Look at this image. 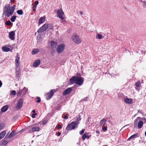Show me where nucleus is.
<instances>
[{
    "instance_id": "1",
    "label": "nucleus",
    "mask_w": 146,
    "mask_h": 146,
    "mask_svg": "<svg viewBox=\"0 0 146 146\" xmlns=\"http://www.w3.org/2000/svg\"><path fill=\"white\" fill-rule=\"evenodd\" d=\"M15 7V5L10 6L9 4H7L5 5L4 8V11L3 14V17L5 15L6 17H9L11 16L13 14Z\"/></svg>"
},
{
    "instance_id": "2",
    "label": "nucleus",
    "mask_w": 146,
    "mask_h": 146,
    "mask_svg": "<svg viewBox=\"0 0 146 146\" xmlns=\"http://www.w3.org/2000/svg\"><path fill=\"white\" fill-rule=\"evenodd\" d=\"M79 124V122H77L76 121L72 122L71 123L68 124L66 129V130L67 131V132H68L69 131L74 129Z\"/></svg>"
},
{
    "instance_id": "3",
    "label": "nucleus",
    "mask_w": 146,
    "mask_h": 146,
    "mask_svg": "<svg viewBox=\"0 0 146 146\" xmlns=\"http://www.w3.org/2000/svg\"><path fill=\"white\" fill-rule=\"evenodd\" d=\"M72 38L73 41L77 44H80L81 42V39L76 34L74 33L72 36Z\"/></svg>"
},
{
    "instance_id": "4",
    "label": "nucleus",
    "mask_w": 146,
    "mask_h": 146,
    "mask_svg": "<svg viewBox=\"0 0 146 146\" xmlns=\"http://www.w3.org/2000/svg\"><path fill=\"white\" fill-rule=\"evenodd\" d=\"M65 46L64 44L58 45L56 48V51L58 54L61 53L64 50Z\"/></svg>"
},
{
    "instance_id": "5",
    "label": "nucleus",
    "mask_w": 146,
    "mask_h": 146,
    "mask_svg": "<svg viewBox=\"0 0 146 146\" xmlns=\"http://www.w3.org/2000/svg\"><path fill=\"white\" fill-rule=\"evenodd\" d=\"M48 28V23H46L44 25L41 27L39 29L37 32L38 33H41L44 31H46V29Z\"/></svg>"
},
{
    "instance_id": "6",
    "label": "nucleus",
    "mask_w": 146,
    "mask_h": 146,
    "mask_svg": "<svg viewBox=\"0 0 146 146\" xmlns=\"http://www.w3.org/2000/svg\"><path fill=\"white\" fill-rule=\"evenodd\" d=\"M84 78L80 77H76V84L78 85H81L84 82Z\"/></svg>"
},
{
    "instance_id": "7",
    "label": "nucleus",
    "mask_w": 146,
    "mask_h": 146,
    "mask_svg": "<svg viewBox=\"0 0 146 146\" xmlns=\"http://www.w3.org/2000/svg\"><path fill=\"white\" fill-rule=\"evenodd\" d=\"M23 99L21 98L17 102V105L16 106V108L18 109H20L23 106Z\"/></svg>"
},
{
    "instance_id": "8",
    "label": "nucleus",
    "mask_w": 146,
    "mask_h": 146,
    "mask_svg": "<svg viewBox=\"0 0 146 146\" xmlns=\"http://www.w3.org/2000/svg\"><path fill=\"white\" fill-rule=\"evenodd\" d=\"M64 14L62 10L61 9L58 10L57 11V15L58 17L61 19H64V18L62 16Z\"/></svg>"
},
{
    "instance_id": "9",
    "label": "nucleus",
    "mask_w": 146,
    "mask_h": 146,
    "mask_svg": "<svg viewBox=\"0 0 146 146\" xmlns=\"http://www.w3.org/2000/svg\"><path fill=\"white\" fill-rule=\"evenodd\" d=\"M72 88H69L66 89L64 90L62 94L63 95H66L70 94L72 91Z\"/></svg>"
},
{
    "instance_id": "10",
    "label": "nucleus",
    "mask_w": 146,
    "mask_h": 146,
    "mask_svg": "<svg viewBox=\"0 0 146 146\" xmlns=\"http://www.w3.org/2000/svg\"><path fill=\"white\" fill-rule=\"evenodd\" d=\"M54 94V93L52 90L50 91V92L46 94V98L47 100L50 99Z\"/></svg>"
},
{
    "instance_id": "11",
    "label": "nucleus",
    "mask_w": 146,
    "mask_h": 146,
    "mask_svg": "<svg viewBox=\"0 0 146 146\" xmlns=\"http://www.w3.org/2000/svg\"><path fill=\"white\" fill-rule=\"evenodd\" d=\"M9 38L12 40L15 39V33L14 31H12L10 32L9 33Z\"/></svg>"
},
{
    "instance_id": "12",
    "label": "nucleus",
    "mask_w": 146,
    "mask_h": 146,
    "mask_svg": "<svg viewBox=\"0 0 146 146\" xmlns=\"http://www.w3.org/2000/svg\"><path fill=\"white\" fill-rule=\"evenodd\" d=\"M125 102L127 104H132L133 103V100L132 99L126 98L124 99Z\"/></svg>"
},
{
    "instance_id": "13",
    "label": "nucleus",
    "mask_w": 146,
    "mask_h": 146,
    "mask_svg": "<svg viewBox=\"0 0 146 146\" xmlns=\"http://www.w3.org/2000/svg\"><path fill=\"white\" fill-rule=\"evenodd\" d=\"M88 133H85L83 134L82 136V139L83 140H84L86 138L88 139L91 136V135H88Z\"/></svg>"
},
{
    "instance_id": "14",
    "label": "nucleus",
    "mask_w": 146,
    "mask_h": 146,
    "mask_svg": "<svg viewBox=\"0 0 146 146\" xmlns=\"http://www.w3.org/2000/svg\"><path fill=\"white\" fill-rule=\"evenodd\" d=\"M40 129L39 127L37 126L33 127L32 128L31 130H30V131H32L33 132L39 131Z\"/></svg>"
},
{
    "instance_id": "15",
    "label": "nucleus",
    "mask_w": 146,
    "mask_h": 146,
    "mask_svg": "<svg viewBox=\"0 0 146 146\" xmlns=\"http://www.w3.org/2000/svg\"><path fill=\"white\" fill-rule=\"evenodd\" d=\"M19 59L20 58L19 56H16L15 60V63L16 64V66L17 67V68L19 66Z\"/></svg>"
},
{
    "instance_id": "16",
    "label": "nucleus",
    "mask_w": 146,
    "mask_h": 146,
    "mask_svg": "<svg viewBox=\"0 0 146 146\" xmlns=\"http://www.w3.org/2000/svg\"><path fill=\"white\" fill-rule=\"evenodd\" d=\"M76 77L77 76H74L70 79V82L71 84H73L75 82H76Z\"/></svg>"
},
{
    "instance_id": "17",
    "label": "nucleus",
    "mask_w": 146,
    "mask_h": 146,
    "mask_svg": "<svg viewBox=\"0 0 146 146\" xmlns=\"http://www.w3.org/2000/svg\"><path fill=\"white\" fill-rule=\"evenodd\" d=\"M40 61L39 60H36L33 64V66L35 67L37 66L40 64Z\"/></svg>"
},
{
    "instance_id": "18",
    "label": "nucleus",
    "mask_w": 146,
    "mask_h": 146,
    "mask_svg": "<svg viewBox=\"0 0 146 146\" xmlns=\"http://www.w3.org/2000/svg\"><path fill=\"white\" fill-rule=\"evenodd\" d=\"M9 106L7 105L3 106L1 109V111L2 112H4L6 111L8 108Z\"/></svg>"
},
{
    "instance_id": "19",
    "label": "nucleus",
    "mask_w": 146,
    "mask_h": 146,
    "mask_svg": "<svg viewBox=\"0 0 146 146\" xmlns=\"http://www.w3.org/2000/svg\"><path fill=\"white\" fill-rule=\"evenodd\" d=\"M51 47L52 48H54L56 46L57 42L53 41H51L50 42Z\"/></svg>"
},
{
    "instance_id": "20",
    "label": "nucleus",
    "mask_w": 146,
    "mask_h": 146,
    "mask_svg": "<svg viewBox=\"0 0 146 146\" xmlns=\"http://www.w3.org/2000/svg\"><path fill=\"white\" fill-rule=\"evenodd\" d=\"M45 17H41L39 19V24L43 23L45 21Z\"/></svg>"
},
{
    "instance_id": "21",
    "label": "nucleus",
    "mask_w": 146,
    "mask_h": 146,
    "mask_svg": "<svg viewBox=\"0 0 146 146\" xmlns=\"http://www.w3.org/2000/svg\"><path fill=\"white\" fill-rule=\"evenodd\" d=\"M143 125V122L142 121H139L137 124V127L138 129H140L141 128Z\"/></svg>"
},
{
    "instance_id": "22",
    "label": "nucleus",
    "mask_w": 146,
    "mask_h": 146,
    "mask_svg": "<svg viewBox=\"0 0 146 146\" xmlns=\"http://www.w3.org/2000/svg\"><path fill=\"white\" fill-rule=\"evenodd\" d=\"M16 134V133L15 130L12 131L10 133L9 135L8 136V137L9 138H11L15 135Z\"/></svg>"
},
{
    "instance_id": "23",
    "label": "nucleus",
    "mask_w": 146,
    "mask_h": 146,
    "mask_svg": "<svg viewBox=\"0 0 146 146\" xmlns=\"http://www.w3.org/2000/svg\"><path fill=\"white\" fill-rule=\"evenodd\" d=\"M106 122V120L104 119H102L100 122V125L101 126L104 125Z\"/></svg>"
},
{
    "instance_id": "24",
    "label": "nucleus",
    "mask_w": 146,
    "mask_h": 146,
    "mask_svg": "<svg viewBox=\"0 0 146 146\" xmlns=\"http://www.w3.org/2000/svg\"><path fill=\"white\" fill-rule=\"evenodd\" d=\"M2 50L4 52H7L10 50V48L5 46H3L2 48Z\"/></svg>"
},
{
    "instance_id": "25",
    "label": "nucleus",
    "mask_w": 146,
    "mask_h": 146,
    "mask_svg": "<svg viewBox=\"0 0 146 146\" xmlns=\"http://www.w3.org/2000/svg\"><path fill=\"white\" fill-rule=\"evenodd\" d=\"M5 138L3 139L2 141L1 144V145L2 146H5L8 143L7 141L4 140Z\"/></svg>"
},
{
    "instance_id": "26",
    "label": "nucleus",
    "mask_w": 146,
    "mask_h": 146,
    "mask_svg": "<svg viewBox=\"0 0 146 146\" xmlns=\"http://www.w3.org/2000/svg\"><path fill=\"white\" fill-rule=\"evenodd\" d=\"M138 136V133H135L132 135L128 139V140H129L131 139H132L133 138H134L135 137H137Z\"/></svg>"
},
{
    "instance_id": "27",
    "label": "nucleus",
    "mask_w": 146,
    "mask_h": 146,
    "mask_svg": "<svg viewBox=\"0 0 146 146\" xmlns=\"http://www.w3.org/2000/svg\"><path fill=\"white\" fill-rule=\"evenodd\" d=\"M39 49L38 48H35L32 51V53L33 54H35L38 52Z\"/></svg>"
},
{
    "instance_id": "28",
    "label": "nucleus",
    "mask_w": 146,
    "mask_h": 146,
    "mask_svg": "<svg viewBox=\"0 0 146 146\" xmlns=\"http://www.w3.org/2000/svg\"><path fill=\"white\" fill-rule=\"evenodd\" d=\"M6 134V132L5 131H3L0 133V139L4 137Z\"/></svg>"
},
{
    "instance_id": "29",
    "label": "nucleus",
    "mask_w": 146,
    "mask_h": 146,
    "mask_svg": "<svg viewBox=\"0 0 146 146\" xmlns=\"http://www.w3.org/2000/svg\"><path fill=\"white\" fill-rule=\"evenodd\" d=\"M139 118H140L139 117H137L135 120L134 123V127H136L138 124V120Z\"/></svg>"
},
{
    "instance_id": "30",
    "label": "nucleus",
    "mask_w": 146,
    "mask_h": 146,
    "mask_svg": "<svg viewBox=\"0 0 146 146\" xmlns=\"http://www.w3.org/2000/svg\"><path fill=\"white\" fill-rule=\"evenodd\" d=\"M27 89L25 87L23 90H21V92L23 94V95H25L27 91Z\"/></svg>"
},
{
    "instance_id": "31",
    "label": "nucleus",
    "mask_w": 146,
    "mask_h": 146,
    "mask_svg": "<svg viewBox=\"0 0 146 146\" xmlns=\"http://www.w3.org/2000/svg\"><path fill=\"white\" fill-rule=\"evenodd\" d=\"M16 16L14 15L12 16L11 19V20L12 22H14L15 21V20L16 18Z\"/></svg>"
},
{
    "instance_id": "32",
    "label": "nucleus",
    "mask_w": 146,
    "mask_h": 146,
    "mask_svg": "<svg viewBox=\"0 0 146 146\" xmlns=\"http://www.w3.org/2000/svg\"><path fill=\"white\" fill-rule=\"evenodd\" d=\"M17 12L19 15H22L23 13V11L21 9L17 11Z\"/></svg>"
},
{
    "instance_id": "33",
    "label": "nucleus",
    "mask_w": 146,
    "mask_h": 146,
    "mask_svg": "<svg viewBox=\"0 0 146 146\" xmlns=\"http://www.w3.org/2000/svg\"><path fill=\"white\" fill-rule=\"evenodd\" d=\"M76 120H77V121H76V122H79V121H80L81 120V118L80 117V115H77L76 117Z\"/></svg>"
},
{
    "instance_id": "34",
    "label": "nucleus",
    "mask_w": 146,
    "mask_h": 146,
    "mask_svg": "<svg viewBox=\"0 0 146 146\" xmlns=\"http://www.w3.org/2000/svg\"><path fill=\"white\" fill-rule=\"evenodd\" d=\"M5 24L6 25H10L11 24H12L9 20H8L7 21H6L5 22Z\"/></svg>"
},
{
    "instance_id": "35",
    "label": "nucleus",
    "mask_w": 146,
    "mask_h": 146,
    "mask_svg": "<svg viewBox=\"0 0 146 146\" xmlns=\"http://www.w3.org/2000/svg\"><path fill=\"white\" fill-rule=\"evenodd\" d=\"M140 82L139 81H137V82H136L135 83V86L137 87H139V86H140Z\"/></svg>"
},
{
    "instance_id": "36",
    "label": "nucleus",
    "mask_w": 146,
    "mask_h": 146,
    "mask_svg": "<svg viewBox=\"0 0 146 146\" xmlns=\"http://www.w3.org/2000/svg\"><path fill=\"white\" fill-rule=\"evenodd\" d=\"M48 28L49 29H52V28L53 27V25L51 24H48Z\"/></svg>"
},
{
    "instance_id": "37",
    "label": "nucleus",
    "mask_w": 146,
    "mask_h": 146,
    "mask_svg": "<svg viewBox=\"0 0 146 146\" xmlns=\"http://www.w3.org/2000/svg\"><path fill=\"white\" fill-rule=\"evenodd\" d=\"M47 121H48V120L46 119L43 120L42 121V124L43 125H45V124H46V123Z\"/></svg>"
},
{
    "instance_id": "38",
    "label": "nucleus",
    "mask_w": 146,
    "mask_h": 146,
    "mask_svg": "<svg viewBox=\"0 0 146 146\" xmlns=\"http://www.w3.org/2000/svg\"><path fill=\"white\" fill-rule=\"evenodd\" d=\"M21 94H23L21 91L17 92V96H20Z\"/></svg>"
},
{
    "instance_id": "39",
    "label": "nucleus",
    "mask_w": 146,
    "mask_h": 146,
    "mask_svg": "<svg viewBox=\"0 0 146 146\" xmlns=\"http://www.w3.org/2000/svg\"><path fill=\"white\" fill-rule=\"evenodd\" d=\"M98 38L99 39H101L102 38V35L100 34H98L97 35Z\"/></svg>"
},
{
    "instance_id": "40",
    "label": "nucleus",
    "mask_w": 146,
    "mask_h": 146,
    "mask_svg": "<svg viewBox=\"0 0 146 146\" xmlns=\"http://www.w3.org/2000/svg\"><path fill=\"white\" fill-rule=\"evenodd\" d=\"M4 127V125L3 124H0V130L2 129Z\"/></svg>"
},
{
    "instance_id": "41",
    "label": "nucleus",
    "mask_w": 146,
    "mask_h": 146,
    "mask_svg": "<svg viewBox=\"0 0 146 146\" xmlns=\"http://www.w3.org/2000/svg\"><path fill=\"white\" fill-rule=\"evenodd\" d=\"M16 92L15 90H12L11 92V94L13 95H15L16 94Z\"/></svg>"
},
{
    "instance_id": "42",
    "label": "nucleus",
    "mask_w": 146,
    "mask_h": 146,
    "mask_svg": "<svg viewBox=\"0 0 146 146\" xmlns=\"http://www.w3.org/2000/svg\"><path fill=\"white\" fill-rule=\"evenodd\" d=\"M85 130L84 129H83L82 130H81L79 132L80 134V135H82L83 134Z\"/></svg>"
},
{
    "instance_id": "43",
    "label": "nucleus",
    "mask_w": 146,
    "mask_h": 146,
    "mask_svg": "<svg viewBox=\"0 0 146 146\" xmlns=\"http://www.w3.org/2000/svg\"><path fill=\"white\" fill-rule=\"evenodd\" d=\"M36 6H35L34 5H33V6L32 9H33V11H36Z\"/></svg>"
},
{
    "instance_id": "44",
    "label": "nucleus",
    "mask_w": 146,
    "mask_h": 146,
    "mask_svg": "<svg viewBox=\"0 0 146 146\" xmlns=\"http://www.w3.org/2000/svg\"><path fill=\"white\" fill-rule=\"evenodd\" d=\"M102 129L103 131H106L107 130V127L105 126L103 127H102Z\"/></svg>"
},
{
    "instance_id": "45",
    "label": "nucleus",
    "mask_w": 146,
    "mask_h": 146,
    "mask_svg": "<svg viewBox=\"0 0 146 146\" xmlns=\"http://www.w3.org/2000/svg\"><path fill=\"white\" fill-rule=\"evenodd\" d=\"M88 98V97H86L84 99H82L81 101H87Z\"/></svg>"
},
{
    "instance_id": "46",
    "label": "nucleus",
    "mask_w": 146,
    "mask_h": 146,
    "mask_svg": "<svg viewBox=\"0 0 146 146\" xmlns=\"http://www.w3.org/2000/svg\"><path fill=\"white\" fill-rule=\"evenodd\" d=\"M62 22L63 24H65L66 23V21L65 20H64V19H62Z\"/></svg>"
},
{
    "instance_id": "47",
    "label": "nucleus",
    "mask_w": 146,
    "mask_h": 146,
    "mask_svg": "<svg viewBox=\"0 0 146 146\" xmlns=\"http://www.w3.org/2000/svg\"><path fill=\"white\" fill-rule=\"evenodd\" d=\"M38 99V100H37L36 102L38 103H39L40 102L41 100L40 99V98L38 97L37 98Z\"/></svg>"
},
{
    "instance_id": "48",
    "label": "nucleus",
    "mask_w": 146,
    "mask_h": 146,
    "mask_svg": "<svg viewBox=\"0 0 146 146\" xmlns=\"http://www.w3.org/2000/svg\"><path fill=\"white\" fill-rule=\"evenodd\" d=\"M138 113H141L142 114H143V111L142 110H138Z\"/></svg>"
},
{
    "instance_id": "49",
    "label": "nucleus",
    "mask_w": 146,
    "mask_h": 146,
    "mask_svg": "<svg viewBox=\"0 0 146 146\" xmlns=\"http://www.w3.org/2000/svg\"><path fill=\"white\" fill-rule=\"evenodd\" d=\"M37 115L36 113H33L32 114V117L33 118H34L35 117V116L36 115Z\"/></svg>"
},
{
    "instance_id": "50",
    "label": "nucleus",
    "mask_w": 146,
    "mask_h": 146,
    "mask_svg": "<svg viewBox=\"0 0 146 146\" xmlns=\"http://www.w3.org/2000/svg\"><path fill=\"white\" fill-rule=\"evenodd\" d=\"M38 1H36L35 2V4L34 5L36 6V5L38 4Z\"/></svg>"
},
{
    "instance_id": "51",
    "label": "nucleus",
    "mask_w": 146,
    "mask_h": 146,
    "mask_svg": "<svg viewBox=\"0 0 146 146\" xmlns=\"http://www.w3.org/2000/svg\"><path fill=\"white\" fill-rule=\"evenodd\" d=\"M139 119H141L143 120H146V119H145V117H142V118H141V117H140V118H139Z\"/></svg>"
},
{
    "instance_id": "52",
    "label": "nucleus",
    "mask_w": 146,
    "mask_h": 146,
    "mask_svg": "<svg viewBox=\"0 0 146 146\" xmlns=\"http://www.w3.org/2000/svg\"><path fill=\"white\" fill-rule=\"evenodd\" d=\"M62 127L61 126V125L60 124H59L58 125V129H61V128Z\"/></svg>"
},
{
    "instance_id": "53",
    "label": "nucleus",
    "mask_w": 146,
    "mask_h": 146,
    "mask_svg": "<svg viewBox=\"0 0 146 146\" xmlns=\"http://www.w3.org/2000/svg\"><path fill=\"white\" fill-rule=\"evenodd\" d=\"M143 6L144 7H145L146 6V2L145 1H144L143 2Z\"/></svg>"
},
{
    "instance_id": "54",
    "label": "nucleus",
    "mask_w": 146,
    "mask_h": 146,
    "mask_svg": "<svg viewBox=\"0 0 146 146\" xmlns=\"http://www.w3.org/2000/svg\"><path fill=\"white\" fill-rule=\"evenodd\" d=\"M9 133H7V134L6 135V136L5 137V138H9L8 137V136H9Z\"/></svg>"
},
{
    "instance_id": "55",
    "label": "nucleus",
    "mask_w": 146,
    "mask_h": 146,
    "mask_svg": "<svg viewBox=\"0 0 146 146\" xmlns=\"http://www.w3.org/2000/svg\"><path fill=\"white\" fill-rule=\"evenodd\" d=\"M63 118L65 119H66L68 118V117L66 115H64V117Z\"/></svg>"
},
{
    "instance_id": "56",
    "label": "nucleus",
    "mask_w": 146,
    "mask_h": 146,
    "mask_svg": "<svg viewBox=\"0 0 146 146\" xmlns=\"http://www.w3.org/2000/svg\"><path fill=\"white\" fill-rule=\"evenodd\" d=\"M61 134V133L60 132H58V136H59Z\"/></svg>"
},
{
    "instance_id": "57",
    "label": "nucleus",
    "mask_w": 146,
    "mask_h": 146,
    "mask_svg": "<svg viewBox=\"0 0 146 146\" xmlns=\"http://www.w3.org/2000/svg\"><path fill=\"white\" fill-rule=\"evenodd\" d=\"M2 83L1 81V80H0V88L2 86Z\"/></svg>"
},
{
    "instance_id": "58",
    "label": "nucleus",
    "mask_w": 146,
    "mask_h": 146,
    "mask_svg": "<svg viewBox=\"0 0 146 146\" xmlns=\"http://www.w3.org/2000/svg\"><path fill=\"white\" fill-rule=\"evenodd\" d=\"M96 133L97 134H99L100 133V132L99 131H96Z\"/></svg>"
},
{
    "instance_id": "59",
    "label": "nucleus",
    "mask_w": 146,
    "mask_h": 146,
    "mask_svg": "<svg viewBox=\"0 0 146 146\" xmlns=\"http://www.w3.org/2000/svg\"><path fill=\"white\" fill-rule=\"evenodd\" d=\"M11 3H13L14 2V0H11Z\"/></svg>"
},
{
    "instance_id": "60",
    "label": "nucleus",
    "mask_w": 146,
    "mask_h": 146,
    "mask_svg": "<svg viewBox=\"0 0 146 146\" xmlns=\"http://www.w3.org/2000/svg\"><path fill=\"white\" fill-rule=\"evenodd\" d=\"M80 14L81 15H82L83 14V13L82 11H80Z\"/></svg>"
},
{
    "instance_id": "61",
    "label": "nucleus",
    "mask_w": 146,
    "mask_h": 146,
    "mask_svg": "<svg viewBox=\"0 0 146 146\" xmlns=\"http://www.w3.org/2000/svg\"><path fill=\"white\" fill-rule=\"evenodd\" d=\"M40 34H39V35H38V36H37V37L38 39V37H40Z\"/></svg>"
},
{
    "instance_id": "62",
    "label": "nucleus",
    "mask_w": 146,
    "mask_h": 146,
    "mask_svg": "<svg viewBox=\"0 0 146 146\" xmlns=\"http://www.w3.org/2000/svg\"><path fill=\"white\" fill-rule=\"evenodd\" d=\"M32 112L34 113H35L36 112V111H35V110H33L32 111Z\"/></svg>"
},
{
    "instance_id": "63",
    "label": "nucleus",
    "mask_w": 146,
    "mask_h": 146,
    "mask_svg": "<svg viewBox=\"0 0 146 146\" xmlns=\"http://www.w3.org/2000/svg\"><path fill=\"white\" fill-rule=\"evenodd\" d=\"M15 69H16V74H18L19 73H18V72H17V68H16Z\"/></svg>"
},
{
    "instance_id": "64",
    "label": "nucleus",
    "mask_w": 146,
    "mask_h": 146,
    "mask_svg": "<svg viewBox=\"0 0 146 146\" xmlns=\"http://www.w3.org/2000/svg\"><path fill=\"white\" fill-rule=\"evenodd\" d=\"M145 136H146V131L145 132Z\"/></svg>"
}]
</instances>
